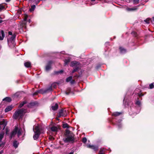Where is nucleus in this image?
Wrapping results in <instances>:
<instances>
[{
	"label": "nucleus",
	"instance_id": "5",
	"mask_svg": "<svg viewBox=\"0 0 154 154\" xmlns=\"http://www.w3.org/2000/svg\"><path fill=\"white\" fill-rule=\"evenodd\" d=\"M67 111L66 109H61L59 112L58 117H65L67 115Z\"/></svg>",
	"mask_w": 154,
	"mask_h": 154
},
{
	"label": "nucleus",
	"instance_id": "2",
	"mask_svg": "<svg viewBox=\"0 0 154 154\" xmlns=\"http://www.w3.org/2000/svg\"><path fill=\"white\" fill-rule=\"evenodd\" d=\"M26 112L25 110L23 109H18L14 114L13 117L15 119H17L19 118H21L23 116V113Z\"/></svg>",
	"mask_w": 154,
	"mask_h": 154
},
{
	"label": "nucleus",
	"instance_id": "40",
	"mask_svg": "<svg viewBox=\"0 0 154 154\" xmlns=\"http://www.w3.org/2000/svg\"><path fill=\"white\" fill-rule=\"evenodd\" d=\"M2 20H0V23H2Z\"/></svg>",
	"mask_w": 154,
	"mask_h": 154
},
{
	"label": "nucleus",
	"instance_id": "33",
	"mask_svg": "<svg viewBox=\"0 0 154 154\" xmlns=\"http://www.w3.org/2000/svg\"><path fill=\"white\" fill-rule=\"evenodd\" d=\"M139 0H133V2L134 4H137L139 2Z\"/></svg>",
	"mask_w": 154,
	"mask_h": 154
},
{
	"label": "nucleus",
	"instance_id": "16",
	"mask_svg": "<svg viewBox=\"0 0 154 154\" xmlns=\"http://www.w3.org/2000/svg\"><path fill=\"white\" fill-rule=\"evenodd\" d=\"M138 90L140 92V91L139 89H138V88L136 89L134 93L136 94H137L139 96V97H140L142 96L143 95H142L141 94V93H140H140L137 92V91Z\"/></svg>",
	"mask_w": 154,
	"mask_h": 154
},
{
	"label": "nucleus",
	"instance_id": "1",
	"mask_svg": "<svg viewBox=\"0 0 154 154\" xmlns=\"http://www.w3.org/2000/svg\"><path fill=\"white\" fill-rule=\"evenodd\" d=\"M65 135L66 137L63 139L65 143L73 142L74 140V135L69 130L66 131Z\"/></svg>",
	"mask_w": 154,
	"mask_h": 154
},
{
	"label": "nucleus",
	"instance_id": "43",
	"mask_svg": "<svg viewBox=\"0 0 154 154\" xmlns=\"http://www.w3.org/2000/svg\"><path fill=\"white\" fill-rule=\"evenodd\" d=\"M91 0V1H93V2L94 1H95V0Z\"/></svg>",
	"mask_w": 154,
	"mask_h": 154
},
{
	"label": "nucleus",
	"instance_id": "21",
	"mask_svg": "<svg viewBox=\"0 0 154 154\" xmlns=\"http://www.w3.org/2000/svg\"><path fill=\"white\" fill-rule=\"evenodd\" d=\"M119 49L120 50V52L122 53H124L126 52V50L125 49L123 48L122 47H120L119 48Z\"/></svg>",
	"mask_w": 154,
	"mask_h": 154
},
{
	"label": "nucleus",
	"instance_id": "34",
	"mask_svg": "<svg viewBox=\"0 0 154 154\" xmlns=\"http://www.w3.org/2000/svg\"><path fill=\"white\" fill-rule=\"evenodd\" d=\"M87 141V139L85 137H84L82 139V141L83 142L85 143Z\"/></svg>",
	"mask_w": 154,
	"mask_h": 154
},
{
	"label": "nucleus",
	"instance_id": "28",
	"mask_svg": "<svg viewBox=\"0 0 154 154\" xmlns=\"http://www.w3.org/2000/svg\"><path fill=\"white\" fill-rule=\"evenodd\" d=\"M79 67H76L75 68V69H74L72 71V73H73L75 72L76 71H77L78 69H79Z\"/></svg>",
	"mask_w": 154,
	"mask_h": 154
},
{
	"label": "nucleus",
	"instance_id": "38",
	"mask_svg": "<svg viewBox=\"0 0 154 154\" xmlns=\"http://www.w3.org/2000/svg\"><path fill=\"white\" fill-rule=\"evenodd\" d=\"M8 34H9V35H12V33L11 32H9Z\"/></svg>",
	"mask_w": 154,
	"mask_h": 154
},
{
	"label": "nucleus",
	"instance_id": "22",
	"mask_svg": "<svg viewBox=\"0 0 154 154\" xmlns=\"http://www.w3.org/2000/svg\"><path fill=\"white\" fill-rule=\"evenodd\" d=\"M3 100H5L8 102H10L11 100V99L10 97H7L3 99Z\"/></svg>",
	"mask_w": 154,
	"mask_h": 154
},
{
	"label": "nucleus",
	"instance_id": "18",
	"mask_svg": "<svg viewBox=\"0 0 154 154\" xmlns=\"http://www.w3.org/2000/svg\"><path fill=\"white\" fill-rule=\"evenodd\" d=\"M18 144L19 143L17 141L15 140L13 142V146L15 148H16L17 147Z\"/></svg>",
	"mask_w": 154,
	"mask_h": 154
},
{
	"label": "nucleus",
	"instance_id": "15",
	"mask_svg": "<svg viewBox=\"0 0 154 154\" xmlns=\"http://www.w3.org/2000/svg\"><path fill=\"white\" fill-rule=\"evenodd\" d=\"M138 7H134L131 8H127V10L128 11H135L137 9Z\"/></svg>",
	"mask_w": 154,
	"mask_h": 154
},
{
	"label": "nucleus",
	"instance_id": "35",
	"mask_svg": "<svg viewBox=\"0 0 154 154\" xmlns=\"http://www.w3.org/2000/svg\"><path fill=\"white\" fill-rule=\"evenodd\" d=\"M136 104L138 105H140V102L139 100H137L136 101Z\"/></svg>",
	"mask_w": 154,
	"mask_h": 154
},
{
	"label": "nucleus",
	"instance_id": "29",
	"mask_svg": "<svg viewBox=\"0 0 154 154\" xmlns=\"http://www.w3.org/2000/svg\"><path fill=\"white\" fill-rule=\"evenodd\" d=\"M149 88L152 89L154 88V83H151L149 85Z\"/></svg>",
	"mask_w": 154,
	"mask_h": 154
},
{
	"label": "nucleus",
	"instance_id": "12",
	"mask_svg": "<svg viewBox=\"0 0 154 154\" xmlns=\"http://www.w3.org/2000/svg\"><path fill=\"white\" fill-rule=\"evenodd\" d=\"M0 125H3V130L5 129L6 126L7 125V123H5V120H3L2 121H0Z\"/></svg>",
	"mask_w": 154,
	"mask_h": 154
},
{
	"label": "nucleus",
	"instance_id": "36",
	"mask_svg": "<svg viewBox=\"0 0 154 154\" xmlns=\"http://www.w3.org/2000/svg\"><path fill=\"white\" fill-rule=\"evenodd\" d=\"M63 72V71L62 70H60V71H58V72H55V73L56 74H58L59 73H61Z\"/></svg>",
	"mask_w": 154,
	"mask_h": 154
},
{
	"label": "nucleus",
	"instance_id": "11",
	"mask_svg": "<svg viewBox=\"0 0 154 154\" xmlns=\"http://www.w3.org/2000/svg\"><path fill=\"white\" fill-rule=\"evenodd\" d=\"M5 35L4 32L3 30L0 31V40H2L3 39Z\"/></svg>",
	"mask_w": 154,
	"mask_h": 154
},
{
	"label": "nucleus",
	"instance_id": "46",
	"mask_svg": "<svg viewBox=\"0 0 154 154\" xmlns=\"http://www.w3.org/2000/svg\"><path fill=\"white\" fill-rule=\"evenodd\" d=\"M153 20H154V17H153Z\"/></svg>",
	"mask_w": 154,
	"mask_h": 154
},
{
	"label": "nucleus",
	"instance_id": "13",
	"mask_svg": "<svg viewBox=\"0 0 154 154\" xmlns=\"http://www.w3.org/2000/svg\"><path fill=\"white\" fill-rule=\"evenodd\" d=\"M58 107V106L57 103H56L55 105H52L51 106L52 109L54 111L56 110Z\"/></svg>",
	"mask_w": 154,
	"mask_h": 154
},
{
	"label": "nucleus",
	"instance_id": "32",
	"mask_svg": "<svg viewBox=\"0 0 154 154\" xmlns=\"http://www.w3.org/2000/svg\"><path fill=\"white\" fill-rule=\"evenodd\" d=\"M5 7L2 4H0V11H1L2 9H4Z\"/></svg>",
	"mask_w": 154,
	"mask_h": 154
},
{
	"label": "nucleus",
	"instance_id": "48",
	"mask_svg": "<svg viewBox=\"0 0 154 154\" xmlns=\"http://www.w3.org/2000/svg\"><path fill=\"white\" fill-rule=\"evenodd\" d=\"M1 146V145H0V146Z\"/></svg>",
	"mask_w": 154,
	"mask_h": 154
},
{
	"label": "nucleus",
	"instance_id": "23",
	"mask_svg": "<svg viewBox=\"0 0 154 154\" xmlns=\"http://www.w3.org/2000/svg\"><path fill=\"white\" fill-rule=\"evenodd\" d=\"M43 92L42 91V90H40L39 91H37L36 92L34 93L33 94V95H37L38 93H43Z\"/></svg>",
	"mask_w": 154,
	"mask_h": 154
},
{
	"label": "nucleus",
	"instance_id": "19",
	"mask_svg": "<svg viewBox=\"0 0 154 154\" xmlns=\"http://www.w3.org/2000/svg\"><path fill=\"white\" fill-rule=\"evenodd\" d=\"M58 128L56 126H53L51 128V130L53 131L57 132V131Z\"/></svg>",
	"mask_w": 154,
	"mask_h": 154
},
{
	"label": "nucleus",
	"instance_id": "17",
	"mask_svg": "<svg viewBox=\"0 0 154 154\" xmlns=\"http://www.w3.org/2000/svg\"><path fill=\"white\" fill-rule=\"evenodd\" d=\"M24 65L26 67L28 68L30 67L31 63L30 62H27L25 63Z\"/></svg>",
	"mask_w": 154,
	"mask_h": 154
},
{
	"label": "nucleus",
	"instance_id": "20",
	"mask_svg": "<svg viewBox=\"0 0 154 154\" xmlns=\"http://www.w3.org/2000/svg\"><path fill=\"white\" fill-rule=\"evenodd\" d=\"M121 114V112H113L112 114V116H118L120 115Z\"/></svg>",
	"mask_w": 154,
	"mask_h": 154
},
{
	"label": "nucleus",
	"instance_id": "7",
	"mask_svg": "<svg viewBox=\"0 0 154 154\" xmlns=\"http://www.w3.org/2000/svg\"><path fill=\"white\" fill-rule=\"evenodd\" d=\"M28 17L27 15H25V17L24 19V20L23 21H22L21 23V25L22 26V27H24V28H26V26H25L26 24V21L27 18Z\"/></svg>",
	"mask_w": 154,
	"mask_h": 154
},
{
	"label": "nucleus",
	"instance_id": "41",
	"mask_svg": "<svg viewBox=\"0 0 154 154\" xmlns=\"http://www.w3.org/2000/svg\"><path fill=\"white\" fill-rule=\"evenodd\" d=\"M69 154H73V152H71Z\"/></svg>",
	"mask_w": 154,
	"mask_h": 154
},
{
	"label": "nucleus",
	"instance_id": "14",
	"mask_svg": "<svg viewBox=\"0 0 154 154\" xmlns=\"http://www.w3.org/2000/svg\"><path fill=\"white\" fill-rule=\"evenodd\" d=\"M12 107L11 106H8L5 109V112H8L11 110L12 109Z\"/></svg>",
	"mask_w": 154,
	"mask_h": 154
},
{
	"label": "nucleus",
	"instance_id": "39",
	"mask_svg": "<svg viewBox=\"0 0 154 154\" xmlns=\"http://www.w3.org/2000/svg\"><path fill=\"white\" fill-rule=\"evenodd\" d=\"M11 0H6V1L7 2H8L10 1Z\"/></svg>",
	"mask_w": 154,
	"mask_h": 154
},
{
	"label": "nucleus",
	"instance_id": "44",
	"mask_svg": "<svg viewBox=\"0 0 154 154\" xmlns=\"http://www.w3.org/2000/svg\"><path fill=\"white\" fill-rule=\"evenodd\" d=\"M29 23H30V20H29Z\"/></svg>",
	"mask_w": 154,
	"mask_h": 154
},
{
	"label": "nucleus",
	"instance_id": "24",
	"mask_svg": "<svg viewBox=\"0 0 154 154\" xmlns=\"http://www.w3.org/2000/svg\"><path fill=\"white\" fill-rule=\"evenodd\" d=\"M35 5H32L31 8L29 9V11L31 12L33 11L35 9Z\"/></svg>",
	"mask_w": 154,
	"mask_h": 154
},
{
	"label": "nucleus",
	"instance_id": "27",
	"mask_svg": "<svg viewBox=\"0 0 154 154\" xmlns=\"http://www.w3.org/2000/svg\"><path fill=\"white\" fill-rule=\"evenodd\" d=\"M63 128H68L69 125L67 123L64 124L63 125Z\"/></svg>",
	"mask_w": 154,
	"mask_h": 154
},
{
	"label": "nucleus",
	"instance_id": "6",
	"mask_svg": "<svg viewBox=\"0 0 154 154\" xmlns=\"http://www.w3.org/2000/svg\"><path fill=\"white\" fill-rule=\"evenodd\" d=\"M79 63L78 62L75 61H72L71 63L70 66L72 67L75 66L76 67H79Z\"/></svg>",
	"mask_w": 154,
	"mask_h": 154
},
{
	"label": "nucleus",
	"instance_id": "30",
	"mask_svg": "<svg viewBox=\"0 0 154 154\" xmlns=\"http://www.w3.org/2000/svg\"><path fill=\"white\" fill-rule=\"evenodd\" d=\"M4 135V133H1L0 134V140L2 141V139L3 138Z\"/></svg>",
	"mask_w": 154,
	"mask_h": 154
},
{
	"label": "nucleus",
	"instance_id": "26",
	"mask_svg": "<svg viewBox=\"0 0 154 154\" xmlns=\"http://www.w3.org/2000/svg\"><path fill=\"white\" fill-rule=\"evenodd\" d=\"M70 59L68 58L67 59H66L64 61V64L65 65H66L70 62Z\"/></svg>",
	"mask_w": 154,
	"mask_h": 154
},
{
	"label": "nucleus",
	"instance_id": "37",
	"mask_svg": "<svg viewBox=\"0 0 154 154\" xmlns=\"http://www.w3.org/2000/svg\"><path fill=\"white\" fill-rule=\"evenodd\" d=\"M15 37V36H14V35H13L12 36V37H11V39L12 40H13Z\"/></svg>",
	"mask_w": 154,
	"mask_h": 154
},
{
	"label": "nucleus",
	"instance_id": "47",
	"mask_svg": "<svg viewBox=\"0 0 154 154\" xmlns=\"http://www.w3.org/2000/svg\"><path fill=\"white\" fill-rule=\"evenodd\" d=\"M1 141V140H0V142Z\"/></svg>",
	"mask_w": 154,
	"mask_h": 154
},
{
	"label": "nucleus",
	"instance_id": "9",
	"mask_svg": "<svg viewBox=\"0 0 154 154\" xmlns=\"http://www.w3.org/2000/svg\"><path fill=\"white\" fill-rule=\"evenodd\" d=\"M87 147L88 148L92 149L95 151L97 150L98 148L97 146L91 145H87Z\"/></svg>",
	"mask_w": 154,
	"mask_h": 154
},
{
	"label": "nucleus",
	"instance_id": "4",
	"mask_svg": "<svg viewBox=\"0 0 154 154\" xmlns=\"http://www.w3.org/2000/svg\"><path fill=\"white\" fill-rule=\"evenodd\" d=\"M35 134L33 136L34 140H37L40 134V131L38 126H36L35 128Z\"/></svg>",
	"mask_w": 154,
	"mask_h": 154
},
{
	"label": "nucleus",
	"instance_id": "31",
	"mask_svg": "<svg viewBox=\"0 0 154 154\" xmlns=\"http://www.w3.org/2000/svg\"><path fill=\"white\" fill-rule=\"evenodd\" d=\"M150 19L149 18H147L145 20H144V21L147 23L149 24V23Z\"/></svg>",
	"mask_w": 154,
	"mask_h": 154
},
{
	"label": "nucleus",
	"instance_id": "25",
	"mask_svg": "<svg viewBox=\"0 0 154 154\" xmlns=\"http://www.w3.org/2000/svg\"><path fill=\"white\" fill-rule=\"evenodd\" d=\"M26 103V101H24L23 102H22V103H21L20 104V105H19V108H21V107H22L23 105H24Z\"/></svg>",
	"mask_w": 154,
	"mask_h": 154
},
{
	"label": "nucleus",
	"instance_id": "10",
	"mask_svg": "<svg viewBox=\"0 0 154 154\" xmlns=\"http://www.w3.org/2000/svg\"><path fill=\"white\" fill-rule=\"evenodd\" d=\"M52 62L51 61L49 62L48 64L46 66L45 69L46 71H49L51 68V64Z\"/></svg>",
	"mask_w": 154,
	"mask_h": 154
},
{
	"label": "nucleus",
	"instance_id": "8",
	"mask_svg": "<svg viewBox=\"0 0 154 154\" xmlns=\"http://www.w3.org/2000/svg\"><path fill=\"white\" fill-rule=\"evenodd\" d=\"M72 77L70 76L67 78L66 79V81L67 82H69L70 81V83L71 84H73L75 83V81L74 80H72Z\"/></svg>",
	"mask_w": 154,
	"mask_h": 154
},
{
	"label": "nucleus",
	"instance_id": "3",
	"mask_svg": "<svg viewBox=\"0 0 154 154\" xmlns=\"http://www.w3.org/2000/svg\"><path fill=\"white\" fill-rule=\"evenodd\" d=\"M16 134H17L18 137H19L21 134V131L20 129H18V125L15 126L14 129L11 134L10 136L11 138Z\"/></svg>",
	"mask_w": 154,
	"mask_h": 154
},
{
	"label": "nucleus",
	"instance_id": "42",
	"mask_svg": "<svg viewBox=\"0 0 154 154\" xmlns=\"http://www.w3.org/2000/svg\"><path fill=\"white\" fill-rule=\"evenodd\" d=\"M2 152H3V151H1L0 152V154H1L2 153Z\"/></svg>",
	"mask_w": 154,
	"mask_h": 154
},
{
	"label": "nucleus",
	"instance_id": "45",
	"mask_svg": "<svg viewBox=\"0 0 154 154\" xmlns=\"http://www.w3.org/2000/svg\"><path fill=\"white\" fill-rule=\"evenodd\" d=\"M66 94H68V93H66Z\"/></svg>",
	"mask_w": 154,
	"mask_h": 154
}]
</instances>
